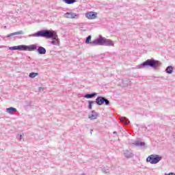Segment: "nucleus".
Wrapping results in <instances>:
<instances>
[{"label": "nucleus", "mask_w": 175, "mask_h": 175, "mask_svg": "<svg viewBox=\"0 0 175 175\" xmlns=\"http://www.w3.org/2000/svg\"><path fill=\"white\" fill-rule=\"evenodd\" d=\"M174 69V68H173V66H168L166 68H165V72L166 73H167L168 75H172V73H173V70Z\"/></svg>", "instance_id": "nucleus-17"}, {"label": "nucleus", "mask_w": 175, "mask_h": 175, "mask_svg": "<svg viewBox=\"0 0 175 175\" xmlns=\"http://www.w3.org/2000/svg\"><path fill=\"white\" fill-rule=\"evenodd\" d=\"M95 103L98 105V106H102V105H105L106 106H109L110 105V100L103 96H98L96 98Z\"/></svg>", "instance_id": "nucleus-6"}, {"label": "nucleus", "mask_w": 175, "mask_h": 175, "mask_svg": "<svg viewBox=\"0 0 175 175\" xmlns=\"http://www.w3.org/2000/svg\"><path fill=\"white\" fill-rule=\"evenodd\" d=\"M88 118L90 120H96L98 118V113L95 111H92V112L89 114Z\"/></svg>", "instance_id": "nucleus-11"}, {"label": "nucleus", "mask_w": 175, "mask_h": 175, "mask_svg": "<svg viewBox=\"0 0 175 175\" xmlns=\"http://www.w3.org/2000/svg\"><path fill=\"white\" fill-rule=\"evenodd\" d=\"M102 172L103 173H105V174H109V169H106V168H103Z\"/></svg>", "instance_id": "nucleus-21"}, {"label": "nucleus", "mask_w": 175, "mask_h": 175, "mask_svg": "<svg viewBox=\"0 0 175 175\" xmlns=\"http://www.w3.org/2000/svg\"><path fill=\"white\" fill-rule=\"evenodd\" d=\"M120 122H122V124H124V125H128V124L131 122L129 119L126 118V117H121Z\"/></svg>", "instance_id": "nucleus-16"}, {"label": "nucleus", "mask_w": 175, "mask_h": 175, "mask_svg": "<svg viewBox=\"0 0 175 175\" xmlns=\"http://www.w3.org/2000/svg\"><path fill=\"white\" fill-rule=\"evenodd\" d=\"M9 50H18V51H35L36 50L38 54L40 55H44L46 54V48L43 46H38L36 44H31V45H18L9 47Z\"/></svg>", "instance_id": "nucleus-2"}, {"label": "nucleus", "mask_w": 175, "mask_h": 175, "mask_svg": "<svg viewBox=\"0 0 175 175\" xmlns=\"http://www.w3.org/2000/svg\"><path fill=\"white\" fill-rule=\"evenodd\" d=\"M162 161V157L159 154H150L146 158V162H150L151 165H157Z\"/></svg>", "instance_id": "nucleus-5"}, {"label": "nucleus", "mask_w": 175, "mask_h": 175, "mask_svg": "<svg viewBox=\"0 0 175 175\" xmlns=\"http://www.w3.org/2000/svg\"><path fill=\"white\" fill-rule=\"evenodd\" d=\"M17 109L10 107L9 108L6 109V112L8 113V114H13V113H16Z\"/></svg>", "instance_id": "nucleus-15"}, {"label": "nucleus", "mask_w": 175, "mask_h": 175, "mask_svg": "<svg viewBox=\"0 0 175 175\" xmlns=\"http://www.w3.org/2000/svg\"><path fill=\"white\" fill-rule=\"evenodd\" d=\"M113 135H117V131H114Z\"/></svg>", "instance_id": "nucleus-26"}, {"label": "nucleus", "mask_w": 175, "mask_h": 175, "mask_svg": "<svg viewBox=\"0 0 175 175\" xmlns=\"http://www.w3.org/2000/svg\"><path fill=\"white\" fill-rule=\"evenodd\" d=\"M161 66L162 63L159 60H155L154 58H152L148 59L146 61L138 65L137 68L138 69H143L146 68V66H149L154 69V70H157V69L161 68Z\"/></svg>", "instance_id": "nucleus-3"}, {"label": "nucleus", "mask_w": 175, "mask_h": 175, "mask_svg": "<svg viewBox=\"0 0 175 175\" xmlns=\"http://www.w3.org/2000/svg\"><path fill=\"white\" fill-rule=\"evenodd\" d=\"M133 147H140L141 148H147L146 146V142H140V141H135V142L131 144Z\"/></svg>", "instance_id": "nucleus-8"}, {"label": "nucleus", "mask_w": 175, "mask_h": 175, "mask_svg": "<svg viewBox=\"0 0 175 175\" xmlns=\"http://www.w3.org/2000/svg\"><path fill=\"white\" fill-rule=\"evenodd\" d=\"M22 137H23V135H20V136H19V140H21V139H23Z\"/></svg>", "instance_id": "nucleus-25"}, {"label": "nucleus", "mask_w": 175, "mask_h": 175, "mask_svg": "<svg viewBox=\"0 0 175 175\" xmlns=\"http://www.w3.org/2000/svg\"><path fill=\"white\" fill-rule=\"evenodd\" d=\"M38 90H39V91H44V89L43 88H42V87H40L38 88Z\"/></svg>", "instance_id": "nucleus-23"}, {"label": "nucleus", "mask_w": 175, "mask_h": 175, "mask_svg": "<svg viewBox=\"0 0 175 175\" xmlns=\"http://www.w3.org/2000/svg\"><path fill=\"white\" fill-rule=\"evenodd\" d=\"M92 103H94V101L89 100L88 101V109L89 110H92Z\"/></svg>", "instance_id": "nucleus-20"}, {"label": "nucleus", "mask_w": 175, "mask_h": 175, "mask_svg": "<svg viewBox=\"0 0 175 175\" xmlns=\"http://www.w3.org/2000/svg\"><path fill=\"white\" fill-rule=\"evenodd\" d=\"M97 46H108L114 47V42L110 39H107L102 36L98 38Z\"/></svg>", "instance_id": "nucleus-4"}, {"label": "nucleus", "mask_w": 175, "mask_h": 175, "mask_svg": "<svg viewBox=\"0 0 175 175\" xmlns=\"http://www.w3.org/2000/svg\"><path fill=\"white\" fill-rule=\"evenodd\" d=\"M36 76H39V73L38 72H30L29 77L30 79H35Z\"/></svg>", "instance_id": "nucleus-19"}, {"label": "nucleus", "mask_w": 175, "mask_h": 175, "mask_svg": "<svg viewBox=\"0 0 175 175\" xmlns=\"http://www.w3.org/2000/svg\"><path fill=\"white\" fill-rule=\"evenodd\" d=\"M97 13L95 12H87L85 14L86 18H88V20H95L96 18Z\"/></svg>", "instance_id": "nucleus-9"}, {"label": "nucleus", "mask_w": 175, "mask_h": 175, "mask_svg": "<svg viewBox=\"0 0 175 175\" xmlns=\"http://www.w3.org/2000/svg\"><path fill=\"white\" fill-rule=\"evenodd\" d=\"M90 133H91V135H92V131L90 132Z\"/></svg>", "instance_id": "nucleus-28"}, {"label": "nucleus", "mask_w": 175, "mask_h": 175, "mask_svg": "<svg viewBox=\"0 0 175 175\" xmlns=\"http://www.w3.org/2000/svg\"><path fill=\"white\" fill-rule=\"evenodd\" d=\"M165 175H175L174 172H170L169 174H165Z\"/></svg>", "instance_id": "nucleus-22"}, {"label": "nucleus", "mask_w": 175, "mask_h": 175, "mask_svg": "<svg viewBox=\"0 0 175 175\" xmlns=\"http://www.w3.org/2000/svg\"><path fill=\"white\" fill-rule=\"evenodd\" d=\"M28 38H45V39H52L51 42L53 46H59V39L57 31L53 30L44 29L37 31L36 33L29 34Z\"/></svg>", "instance_id": "nucleus-1"}, {"label": "nucleus", "mask_w": 175, "mask_h": 175, "mask_svg": "<svg viewBox=\"0 0 175 175\" xmlns=\"http://www.w3.org/2000/svg\"><path fill=\"white\" fill-rule=\"evenodd\" d=\"M126 85H131V81H127Z\"/></svg>", "instance_id": "nucleus-24"}, {"label": "nucleus", "mask_w": 175, "mask_h": 175, "mask_svg": "<svg viewBox=\"0 0 175 175\" xmlns=\"http://www.w3.org/2000/svg\"><path fill=\"white\" fill-rule=\"evenodd\" d=\"M16 35H24V31L21 30L19 31L11 33L8 34L6 38H11V36H16Z\"/></svg>", "instance_id": "nucleus-14"}, {"label": "nucleus", "mask_w": 175, "mask_h": 175, "mask_svg": "<svg viewBox=\"0 0 175 175\" xmlns=\"http://www.w3.org/2000/svg\"><path fill=\"white\" fill-rule=\"evenodd\" d=\"M81 175H85V174H81Z\"/></svg>", "instance_id": "nucleus-27"}, {"label": "nucleus", "mask_w": 175, "mask_h": 175, "mask_svg": "<svg viewBox=\"0 0 175 175\" xmlns=\"http://www.w3.org/2000/svg\"><path fill=\"white\" fill-rule=\"evenodd\" d=\"M63 2H64V3H66L67 5H73V3L77 2V0H63Z\"/></svg>", "instance_id": "nucleus-18"}, {"label": "nucleus", "mask_w": 175, "mask_h": 175, "mask_svg": "<svg viewBox=\"0 0 175 175\" xmlns=\"http://www.w3.org/2000/svg\"><path fill=\"white\" fill-rule=\"evenodd\" d=\"M91 39H92V36H88L86 38L85 44H90V46H92V47H94L95 46H98V38L92 41V42H91Z\"/></svg>", "instance_id": "nucleus-7"}, {"label": "nucleus", "mask_w": 175, "mask_h": 175, "mask_svg": "<svg viewBox=\"0 0 175 175\" xmlns=\"http://www.w3.org/2000/svg\"><path fill=\"white\" fill-rule=\"evenodd\" d=\"M79 14L72 12H66L64 14V17H66V18H79Z\"/></svg>", "instance_id": "nucleus-10"}, {"label": "nucleus", "mask_w": 175, "mask_h": 175, "mask_svg": "<svg viewBox=\"0 0 175 175\" xmlns=\"http://www.w3.org/2000/svg\"><path fill=\"white\" fill-rule=\"evenodd\" d=\"M98 95V93L93 92L92 94H86L83 96V98H85L86 99H92V98H94V96H96Z\"/></svg>", "instance_id": "nucleus-13"}, {"label": "nucleus", "mask_w": 175, "mask_h": 175, "mask_svg": "<svg viewBox=\"0 0 175 175\" xmlns=\"http://www.w3.org/2000/svg\"><path fill=\"white\" fill-rule=\"evenodd\" d=\"M124 157L126 158H133V157L135 155L131 150H126L124 151Z\"/></svg>", "instance_id": "nucleus-12"}]
</instances>
